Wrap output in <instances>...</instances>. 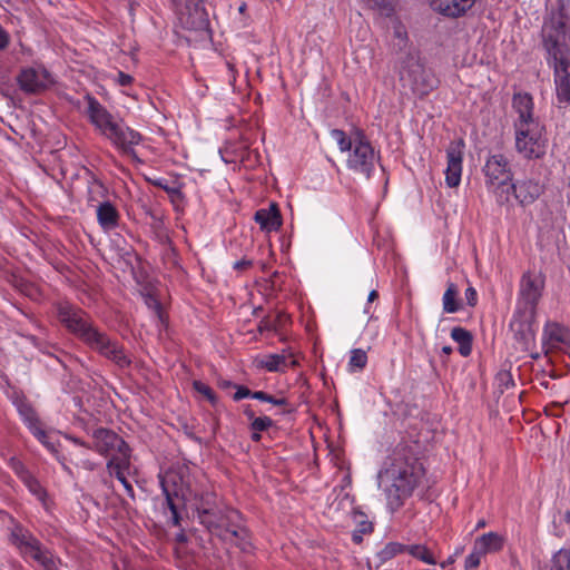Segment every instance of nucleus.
<instances>
[{
  "label": "nucleus",
  "instance_id": "obj_1",
  "mask_svg": "<svg viewBox=\"0 0 570 570\" xmlns=\"http://www.w3.org/2000/svg\"><path fill=\"white\" fill-rule=\"evenodd\" d=\"M548 63L553 66L558 107L570 104V0H557L542 26Z\"/></svg>",
  "mask_w": 570,
  "mask_h": 570
},
{
  "label": "nucleus",
  "instance_id": "obj_2",
  "mask_svg": "<svg viewBox=\"0 0 570 570\" xmlns=\"http://www.w3.org/2000/svg\"><path fill=\"white\" fill-rule=\"evenodd\" d=\"M417 444L400 442L384 462L379 476L386 479L391 485L386 489L387 505L392 511L403 505L420 484L424 468L417 458Z\"/></svg>",
  "mask_w": 570,
  "mask_h": 570
},
{
  "label": "nucleus",
  "instance_id": "obj_3",
  "mask_svg": "<svg viewBox=\"0 0 570 570\" xmlns=\"http://www.w3.org/2000/svg\"><path fill=\"white\" fill-rule=\"evenodd\" d=\"M399 78L416 98H424L439 87L440 80L416 50L407 51L399 61Z\"/></svg>",
  "mask_w": 570,
  "mask_h": 570
},
{
  "label": "nucleus",
  "instance_id": "obj_4",
  "mask_svg": "<svg viewBox=\"0 0 570 570\" xmlns=\"http://www.w3.org/2000/svg\"><path fill=\"white\" fill-rule=\"evenodd\" d=\"M210 534L217 537L225 543L237 546L243 551H248L250 543L247 539V531L240 525V514L234 509L217 507L206 514L203 519H198Z\"/></svg>",
  "mask_w": 570,
  "mask_h": 570
},
{
  "label": "nucleus",
  "instance_id": "obj_5",
  "mask_svg": "<svg viewBox=\"0 0 570 570\" xmlns=\"http://www.w3.org/2000/svg\"><path fill=\"white\" fill-rule=\"evenodd\" d=\"M483 173L485 186L495 197L500 206L509 205V185L512 181V171L508 158L502 154L488 158Z\"/></svg>",
  "mask_w": 570,
  "mask_h": 570
},
{
  "label": "nucleus",
  "instance_id": "obj_6",
  "mask_svg": "<svg viewBox=\"0 0 570 570\" xmlns=\"http://www.w3.org/2000/svg\"><path fill=\"white\" fill-rule=\"evenodd\" d=\"M60 323L85 344L89 345L100 332L94 326L90 316L81 308L69 303H61L57 308Z\"/></svg>",
  "mask_w": 570,
  "mask_h": 570
},
{
  "label": "nucleus",
  "instance_id": "obj_7",
  "mask_svg": "<svg viewBox=\"0 0 570 570\" xmlns=\"http://www.w3.org/2000/svg\"><path fill=\"white\" fill-rule=\"evenodd\" d=\"M515 149L527 159H540L547 151V139L539 121L514 126Z\"/></svg>",
  "mask_w": 570,
  "mask_h": 570
},
{
  "label": "nucleus",
  "instance_id": "obj_8",
  "mask_svg": "<svg viewBox=\"0 0 570 570\" xmlns=\"http://www.w3.org/2000/svg\"><path fill=\"white\" fill-rule=\"evenodd\" d=\"M92 445H87L79 439L72 441L81 446L95 449L101 455H112L111 458H130L129 445L114 431L99 428L92 432Z\"/></svg>",
  "mask_w": 570,
  "mask_h": 570
},
{
  "label": "nucleus",
  "instance_id": "obj_9",
  "mask_svg": "<svg viewBox=\"0 0 570 570\" xmlns=\"http://www.w3.org/2000/svg\"><path fill=\"white\" fill-rule=\"evenodd\" d=\"M535 317L537 312L514 308L509 326L521 351H529L535 344Z\"/></svg>",
  "mask_w": 570,
  "mask_h": 570
},
{
  "label": "nucleus",
  "instance_id": "obj_10",
  "mask_svg": "<svg viewBox=\"0 0 570 570\" xmlns=\"http://www.w3.org/2000/svg\"><path fill=\"white\" fill-rule=\"evenodd\" d=\"M376 154L371 144L357 132L354 137V147L347 158V167L354 173L364 175L367 179L375 168Z\"/></svg>",
  "mask_w": 570,
  "mask_h": 570
},
{
  "label": "nucleus",
  "instance_id": "obj_11",
  "mask_svg": "<svg viewBox=\"0 0 570 570\" xmlns=\"http://www.w3.org/2000/svg\"><path fill=\"white\" fill-rule=\"evenodd\" d=\"M543 287L544 278L541 275L524 273L520 281L515 308L537 312Z\"/></svg>",
  "mask_w": 570,
  "mask_h": 570
},
{
  "label": "nucleus",
  "instance_id": "obj_12",
  "mask_svg": "<svg viewBox=\"0 0 570 570\" xmlns=\"http://www.w3.org/2000/svg\"><path fill=\"white\" fill-rule=\"evenodd\" d=\"M178 19L183 28L195 31L206 30L209 26L208 13L203 0H179Z\"/></svg>",
  "mask_w": 570,
  "mask_h": 570
},
{
  "label": "nucleus",
  "instance_id": "obj_13",
  "mask_svg": "<svg viewBox=\"0 0 570 570\" xmlns=\"http://www.w3.org/2000/svg\"><path fill=\"white\" fill-rule=\"evenodd\" d=\"M104 357L114 362L120 368L128 367L131 364L130 358L125 354L122 346L111 340L106 333L99 332L88 345Z\"/></svg>",
  "mask_w": 570,
  "mask_h": 570
},
{
  "label": "nucleus",
  "instance_id": "obj_14",
  "mask_svg": "<svg viewBox=\"0 0 570 570\" xmlns=\"http://www.w3.org/2000/svg\"><path fill=\"white\" fill-rule=\"evenodd\" d=\"M464 148L462 138L452 140L446 148L445 183L450 188L460 185Z\"/></svg>",
  "mask_w": 570,
  "mask_h": 570
},
{
  "label": "nucleus",
  "instance_id": "obj_15",
  "mask_svg": "<svg viewBox=\"0 0 570 570\" xmlns=\"http://www.w3.org/2000/svg\"><path fill=\"white\" fill-rule=\"evenodd\" d=\"M17 79L20 89L27 94H40L53 82L51 75L45 68H24Z\"/></svg>",
  "mask_w": 570,
  "mask_h": 570
},
{
  "label": "nucleus",
  "instance_id": "obj_16",
  "mask_svg": "<svg viewBox=\"0 0 570 570\" xmlns=\"http://www.w3.org/2000/svg\"><path fill=\"white\" fill-rule=\"evenodd\" d=\"M544 191V185L534 178L519 179L509 185V202L511 195L521 206L533 204Z\"/></svg>",
  "mask_w": 570,
  "mask_h": 570
},
{
  "label": "nucleus",
  "instance_id": "obj_17",
  "mask_svg": "<svg viewBox=\"0 0 570 570\" xmlns=\"http://www.w3.org/2000/svg\"><path fill=\"white\" fill-rule=\"evenodd\" d=\"M141 135L129 128L128 126L118 122L109 134V139L121 153L132 159H138L134 146H137L141 141Z\"/></svg>",
  "mask_w": 570,
  "mask_h": 570
},
{
  "label": "nucleus",
  "instance_id": "obj_18",
  "mask_svg": "<svg viewBox=\"0 0 570 570\" xmlns=\"http://www.w3.org/2000/svg\"><path fill=\"white\" fill-rule=\"evenodd\" d=\"M87 112L90 121L107 138L118 124L114 120L112 115L94 97L87 96Z\"/></svg>",
  "mask_w": 570,
  "mask_h": 570
},
{
  "label": "nucleus",
  "instance_id": "obj_19",
  "mask_svg": "<svg viewBox=\"0 0 570 570\" xmlns=\"http://www.w3.org/2000/svg\"><path fill=\"white\" fill-rule=\"evenodd\" d=\"M11 541L18 548L23 559H39L40 552L43 550L42 543L29 531L16 529L11 533Z\"/></svg>",
  "mask_w": 570,
  "mask_h": 570
},
{
  "label": "nucleus",
  "instance_id": "obj_20",
  "mask_svg": "<svg viewBox=\"0 0 570 570\" xmlns=\"http://www.w3.org/2000/svg\"><path fill=\"white\" fill-rule=\"evenodd\" d=\"M570 344V332L556 322H548L542 334V347L548 355L551 350Z\"/></svg>",
  "mask_w": 570,
  "mask_h": 570
},
{
  "label": "nucleus",
  "instance_id": "obj_21",
  "mask_svg": "<svg viewBox=\"0 0 570 570\" xmlns=\"http://www.w3.org/2000/svg\"><path fill=\"white\" fill-rule=\"evenodd\" d=\"M431 8L439 13L459 18L465 14L475 3L476 0H428Z\"/></svg>",
  "mask_w": 570,
  "mask_h": 570
},
{
  "label": "nucleus",
  "instance_id": "obj_22",
  "mask_svg": "<svg viewBox=\"0 0 570 570\" xmlns=\"http://www.w3.org/2000/svg\"><path fill=\"white\" fill-rule=\"evenodd\" d=\"M255 222L261 229L271 233L281 228L283 220L277 204L271 203L267 208L258 209L254 215Z\"/></svg>",
  "mask_w": 570,
  "mask_h": 570
},
{
  "label": "nucleus",
  "instance_id": "obj_23",
  "mask_svg": "<svg viewBox=\"0 0 570 570\" xmlns=\"http://www.w3.org/2000/svg\"><path fill=\"white\" fill-rule=\"evenodd\" d=\"M512 107L519 115L514 121V126L527 125L530 121H538L533 117V100L531 95L527 92H518L513 95Z\"/></svg>",
  "mask_w": 570,
  "mask_h": 570
},
{
  "label": "nucleus",
  "instance_id": "obj_24",
  "mask_svg": "<svg viewBox=\"0 0 570 570\" xmlns=\"http://www.w3.org/2000/svg\"><path fill=\"white\" fill-rule=\"evenodd\" d=\"M107 468L109 470V473L111 475H115L121 482L127 494L131 499H135L134 488L124 473L125 470L129 468V458H111L107 463Z\"/></svg>",
  "mask_w": 570,
  "mask_h": 570
},
{
  "label": "nucleus",
  "instance_id": "obj_25",
  "mask_svg": "<svg viewBox=\"0 0 570 570\" xmlns=\"http://www.w3.org/2000/svg\"><path fill=\"white\" fill-rule=\"evenodd\" d=\"M405 552V546L399 542H389L382 550L375 556L367 560V567L370 570H377L389 560L396 557L399 553Z\"/></svg>",
  "mask_w": 570,
  "mask_h": 570
},
{
  "label": "nucleus",
  "instance_id": "obj_26",
  "mask_svg": "<svg viewBox=\"0 0 570 570\" xmlns=\"http://www.w3.org/2000/svg\"><path fill=\"white\" fill-rule=\"evenodd\" d=\"M97 219L105 230H111L118 226L119 213L110 202H102L97 207Z\"/></svg>",
  "mask_w": 570,
  "mask_h": 570
},
{
  "label": "nucleus",
  "instance_id": "obj_27",
  "mask_svg": "<svg viewBox=\"0 0 570 570\" xmlns=\"http://www.w3.org/2000/svg\"><path fill=\"white\" fill-rule=\"evenodd\" d=\"M194 501L197 519L204 520L206 514H210L212 510L219 507L217 495L214 492L195 493Z\"/></svg>",
  "mask_w": 570,
  "mask_h": 570
},
{
  "label": "nucleus",
  "instance_id": "obj_28",
  "mask_svg": "<svg viewBox=\"0 0 570 570\" xmlns=\"http://www.w3.org/2000/svg\"><path fill=\"white\" fill-rule=\"evenodd\" d=\"M474 546L485 556L500 551L503 547V538L497 532L484 533L476 538Z\"/></svg>",
  "mask_w": 570,
  "mask_h": 570
},
{
  "label": "nucleus",
  "instance_id": "obj_29",
  "mask_svg": "<svg viewBox=\"0 0 570 570\" xmlns=\"http://www.w3.org/2000/svg\"><path fill=\"white\" fill-rule=\"evenodd\" d=\"M451 337L459 343V352L462 356L466 357L472 351V335L469 331L463 327H453L451 331Z\"/></svg>",
  "mask_w": 570,
  "mask_h": 570
},
{
  "label": "nucleus",
  "instance_id": "obj_30",
  "mask_svg": "<svg viewBox=\"0 0 570 570\" xmlns=\"http://www.w3.org/2000/svg\"><path fill=\"white\" fill-rule=\"evenodd\" d=\"M163 493L165 494V502L164 505L166 509L169 510L171 514V523L175 527L180 525V514L178 512V505L176 500L178 499L177 492H170L169 489L166 487L165 481H160Z\"/></svg>",
  "mask_w": 570,
  "mask_h": 570
},
{
  "label": "nucleus",
  "instance_id": "obj_31",
  "mask_svg": "<svg viewBox=\"0 0 570 570\" xmlns=\"http://www.w3.org/2000/svg\"><path fill=\"white\" fill-rule=\"evenodd\" d=\"M458 293L456 285L449 283L442 298L443 311L445 313H456L460 309Z\"/></svg>",
  "mask_w": 570,
  "mask_h": 570
},
{
  "label": "nucleus",
  "instance_id": "obj_32",
  "mask_svg": "<svg viewBox=\"0 0 570 570\" xmlns=\"http://www.w3.org/2000/svg\"><path fill=\"white\" fill-rule=\"evenodd\" d=\"M24 420L28 423V426L31 431V433L45 445L49 446V443L47 442V434L46 432L40 428L39 420L36 416L35 412L32 410H28L26 413H23Z\"/></svg>",
  "mask_w": 570,
  "mask_h": 570
},
{
  "label": "nucleus",
  "instance_id": "obj_33",
  "mask_svg": "<svg viewBox=\"0 0 570 570\" xmlns=\"http://www.w3.org/2000/svg\"><path fill=\"white\" fill-rule=\"evenodd\" d=\"M367 8L381 16L390 17L394 12L395 0H363Z\"/></svg>",
  "mask_w": 570,
  "mask_h": 570
},
{
  "label": "nucleus",
  "instance_id": "obj_34",
  "mask_svg": "<svg viewBox=\"0 0 570 570\" xmlns=\"http://www.w3.org/2000/svg\"><path fill=\"white\" fill-rule=\"evenodd\" d=\"M405 551L411 554L412 557L428 563V564H435L436 560L430 552V550L422 544H413V546H405Z\"/></svg>",
  "mask_w": 570,
  "mask_h": 570
},
{
  "label": "nucleus",
  "instance_id": "obj_35",
  "mask_svg": "<svg viewBox=\"0 0 570 570\" xmlns=\"http://www.w3.org/2000/svg\"><path fill=\"white\" fill-rule=\"evenodd\" d=\"M550 570H570V550L560 549L551 559Z\"/></svg>",
  "mask_w": 570,
  "mask_h": 570
},
{
  "label": "nucleus",
  "instance_id": "obj_36",
  "mask_svg": "<svg viewBox=\"0 0 570 570\" xmlns=\"http://www.w3.org/2000/svg\"><path fill=\"white\" fill-rule=\"evenodd\" d=\"M331 137L336 141L342 153L351 151L354 147V138L347 137L341 129L331 130Z\"/></svg>",
  "mask_w": 570,
  "mask_h": 570
},
{
  "label": "nucleus",
  "instance_id": "obj_37",
  "mask_svg": "<svg viewBox=\"0 0 570 570\" xmlns=\"http://www.w3.org/2000/svg\"><path fill=\"white\" fill-rule=\"evenodd\" d=\"M286 365V358L284 355L272 354L262 361V366L269 372L282 371Z\"/></svg>",
  "mask_w": 570,
  "mask_h": 570
},
{
  "label": "nucleus",
  "instance_id": "obj_38",
  "mask_svg": "<svg viewBox=\"0 0 570 570\" xmlns=\"http://www.w3.org/2000/svg\"><path fill=\"white\" fill-rule=\"evenodd\" d=\"M37 563H39L43 570H59L57 560L53 554L46 548L40 552L39 559H35Z\"/></svg>",
  "mask_w": 570,
  "mask_h": 570
},
{
  "label": "nucleus",
  "instance_id": "obj_39",
  "mask_svg": "<svg viewBox=\"0 0 570 570\" xmlns=\"http://www.w3.org/2000/svg\"><path fill=\"white\" fill-rule=\"evenodd\" d=\"M367 363V355L365 353V351L361 350V348H355L351 352V357H350V367L351 368H357V370H363L365 367Z\"/></svg>",
  "mask_w": 570,
  "mask_h": 570
},
{
  "label": "nucleus",
  "instance_id": "obj_40",
  "mask_svg": "<svg viewBox=\"0 0 570 570\" xmlns=\"http://www.w3.org/2000/svg\"><path fill=\"white\" fill-rule=\"evenodd\" d=\"M193 387L197 393L202 394L207 401H209L210 404L215 405L217 403V396L209 385L202 381H194Z\"/></svg>",
  "mask_w": 570,
  "mask_h": 570
},
{
  "label": "nucleus",
  "instance_id": "obj_41",
  "mask_svg": "<svg viewBox=\"0 0 570 570\" xmlns=\"http://www.w3.org/2000/svg\"><path fill=\"white\" fill-rule=\"evenodd\" d=\"M10 468L14 471V473L20 478V480L23 482L26 479L29 478L31 474L29 470L26 468V465L18 460L17 458H11L9 460Z\"/></svg>",
  "mask_w": 570,
  "mask_h": 570
},
{
  "label": "nucleus",
  "instance_id": "obj_42",
  "mask_svg": "<svg viewBox=\"0 0 570 570\" xmlns=\"http://www.w3.org/2000/svg\"><path fill=\"white\" fill-rule=\"evenodd\" d=\"M373 527L370 521H360L358 528L353 532L352 539L355 543H361L363 541V534L372 532Z\"/></svg>",
  "mask_w": 570,
  "mask_h": 570
},
{
  "label": "nucleus",
  "instance_id": "obj_43",
  "mask_svg": "<svg viewBox=\"0 0 570 570\" xmlns=\"http://www.w3.org/2000/svg\"><path fill=\"white\" fill-rule=\"evenodd\" d=\"M484 554L473 544L471 553L465 559V569H476L480 566L481 558Z\"/></svg>",
  "mask_w": 570,
  "mask_h": 570
},
{
  "label": "nucleus",
  "instance_id": "obj_44",
  "mask_svg": "<svg viewBox=\"0 0 570 570\" xmlns=\"http://www.w3.org/2000/svg\"><path fill=\"white\" fill-rule=\"evenodd\" d=\"M497 382L501 393L514 385L512 375L508 371L499 372L497 375Z\"/></svg>",
  "mask_w": 570,
  "mask_h": 570
},
{
  "label": "nucleus",
  "instance_id": "obj_45",
  "mask_svg": "<svg viewBox=\"0 0 570 570\" xmlns=\"http://www.w3.org/2000/svg\"><path fill=\"white\" fill-rule=\"evenodd\" d=\"M273 425V421L268 416H259L257 419H254L250 423V429L254 432H263L266 431L268 428Z\"/></svg>",
  "mask_w": 570,
  "mask_h": 570
},
{
  "label": "nucleus",
  "instance_id": "obj_46",
  "mask_svg": "<svg viewBox=\"0 0 570 570\" xmlns=\"http://www.w3.org/2000/svg\"><path fill=\"white\" fill-rule=\"evenodd\" d=\"M23 483L29 489V491L38 498H42L45 494L42 487L32 474H30L29 478L23 481Z\"/></svg>",
  "mask_w": 570,
  "mask_h": 570
},
{
  "label": "nucleus",
  "instance_id": "obj_47",
  "mask_svg": "<svg viewBox=\"0 0 570 570\" xmlns=\"http://www.w3.org/2000/svg\"><path fill=\"white\" fill-rule=\"evenodd\" d=\"M235 387L236 392L233 395L234 401H240L244 397H252L253 392L246 386L235 384Z\"/></svg>",
  "mask_w": 570,
  "mask_h": 570
},
{
  "label": "nucleus",
  "instance_id": "obj_48",
  "mask_svg": "<svg viewBox=\"0 0 570 570\" xmlns=\"http://www.w3.org/2000/svg\"><path fill=\"white\" fill-rule=\"evenodd\" d=\"M466 303L469 306L473 307L478 303V294L473 287H468L464 293Z\"/></svg>",
  "mask_w": 570,
  "mask_h": 570
},
{
  "label": "nucleus",
  "instance_id": "obj_49",
  "mask_svg": "<svg viewBox=\"0 0 570 570\" xmlns=\"http://www.w3.org/2000/svg\"><path fill=\"white\" fill-rule=\"evenodd\" d=\"M153 184L157 187H160L161 189H164L165 191H167L169 195H180V191L178 188L176 187H170L168 186L167 184H164L163 179H157V180H154Z\"/></svg>",
  "mask_w": 570,
  "mask_h": 570
},
{
  "label": "nucleus",
  "instance_id": "obj_50",
  "mask_svg": "<svg viewBox=\"0 0 570 570\" xmlns=\"http://www.w3.org/2000/svg\"><path fill=\"white\" fill-rule=\"evenodd\" d=\"M10 43V36L0 24V51L6 50Z\"/></svg>",
  "mask_w": 570,
  "mask_h": 570
},
{
  "label": "nucleus",
  "instance_id": "obj_51",
  "mask_svg": "<svg viewBox=\"0 0 570 570\" xmlns=\"http://www.w3.org/2000/svg\"><path fill=\"white\" fill-rule=\"evenodd\" d=\"M149 307H151L156 314V316L159 318V321L163 320V309L160 303L156 299L150 297L148 301Z\"/></svg>",
  "mask_w": 570,
  "mask_h": 570
},
{
  "label": "nucleus",
  "instance_id": "obj_52",
  "mask_svg": "<svg viewBox=\"0 0 570 570\" xmlns=\"http://www.w3.org/2000/svg\"><path fill=\"white\" fill-rule=\"evenodd\" d=\"M117 81L120 86H128L132 82V77L128 73L119 71L117 76Z\"/></svg>",
  "mask_w": 570,
  "mask_h": 570
},
{
  "label": "nucleus",
  "instance_id": "obj_53",
  "mask_svg": "<svg viewBox=\"0 0 570 570\" xmlns=\"http://www.w3.org/2000/svg\"><path fill=\"white\" fill-rule=\"evenodd\" d=\"M253 265V262L250 259H240L234 263V269L236 271H245Z\"/></svg>",
  "mask_w": 570,
  "mask_h": 570
},
{
  "label": "nucleus",
  "instance_id": "obj_54",
  "mask_svg": "<svg viewBox=\"0 0 570 570\" xmlns=\"http://www.w3.org/2000/svg\"><path fill=\"white\" fill-rule=\"evenodd\" d=\"M95 189H97L100 194H102L104 186L98 181H95L94 186H92V181L90 183L89 190H88V203L89 204L92 203V193Z\"/></svg>",
  "mask_w": 570,
  "mask_h": 570
},
{
  "label": "nucleus",
  "instance_id": "obj_55",
  "mask_svg": "<svg viewBox=\"0 0 570 570\" xmlns=\"http://www.w3.org/2000/svg\"><path fill=\"white\" fill-rule=\"evenodd\" d=\"M275 330V324L268 320H262L258 325V331L262 333L264 331H273Z\"/></svg>",
  "mask_w": 570,
  "mask_h": 570
},
{
  "label": "nucleus",
  "instance_id": "obj_56",
  "mask_svg": "<svg viewBox=\"0 0 570 570\" xmlns=\"http://www.w3.org/2000/svg\"><path fill=\"white\" fill-rule=\"evenodd\" d=\"M252 399L263 401V402H268V401H271V394H268L264 391H256V392H253Z\"/></svg>",
  "mask_w": 570,
  "mask_h": 570
},
{
  "label": "nucleus",
  "instance_id": "obj_57",
  "mask_svg": "<svg viewBox=\"0 0 570 570\" xmlns=\"http://www.w3.org/2000/svg\"><path fill=\"white\" fill-rule=\"evenodd\" d=\"M268 403L276 405V406H283V405L287 404V400L285 397L277 399V397H274L273 395H271V401H268Z\"/></svg>",
  "mask_w": 570,
  "mask_h": 570
},
{
  "label": "nucleus",
  "instance_id": "obj_58",
  "mask_svg": "<svg viewBox=\"0 0 570 570\" xmlns=\"http://www.w3.org/2000/svg\"><path fill=\"white\" fill-rule=\"evenodd\" d=\"M395 36L399 38L400 43L401 42L404 43V45L406 43V33L403 32L400 28H397L395 30Z\"/></svg>",
  "mask_w": 570,
  "mask_h": 570
},
{
  "label": "nucleus",
  "instance_id": "obj_59",
  "mask_svg": "<svg viewBox=\"0 0 570 570\" xmlns=\"http://www.w3.org/2000/svg\"><path fill=\"white\" fill-rule=\"evenodd\" d=\"M81 466H82L83 469H86V470L92 471V470H95L96 464H95L94 462L89 461V460H83V461L81 462Z\"/></svg>",
  "mask_w": 570,
  "mask_h": 570
},
{
  "label": "nucleus",
  "instance_id": "obj_60",
  "mask_svg": "<svg viewBox=\"0 0 570 570\" xmlns=\"http://www.w3.org/2000/svg\"><path fill=\"white\" fill-rule=\"evenodd\" d=\"M244 414L253 422L255 417L254 411L248 406L244 410Z\"/></svg>",
  "mask_w": 570,
  "mask_h": 570
},
{
  "label": "nucleus",
  "instance_id": "obj_61",
  "mask_svg": "<svg viewBox=\"0 0 570 570\" xmlns=\"http://www.w3.org/2000/svg\"><path fill=\"white\" fill-rule=\"evenodd\" d=\"M219 386L222 389H228V387H235V384H233L230 381H227V380H222L219 381Z\"/></svg>",
  "mask_w": 570,
  "mask_h": 570
},
{
  "label": "nucleus",
  "instance_id": "obj_62",
  "mask_svg": "<svg viewBox=\"0 0 570 570\" xmlns=\"http://www.w3.org/2000/svg\"><path fill=\"white\" fill-rule=\"evenodd\" d=\"M379 297V294L375 289L371 291L367 297V302L372 303Z\"/></svg>",
  "mask_w": 570,
  "mask_h": 570
},
{
  "label": "nucleus",
  "instance_id": "obj_63",
  "mask_svg": "<svg viewBox=\"0 0 570 570\" xmlns=\"http://www.w3.org/2000/svg\"><path fill=\"white\" fill-rule=\"evenodd\" d=\"M261 439H262V435L259 434V432H254V433L252 434V440H253L254 442H259V441H261Z\"/></svg>",
  "mask_w": 570,
  "mask_h": 570
},
{
  "label": "nucleus",
  "instance_id": "obj_64",
  "mask_svg": "<svg viewBox=\"0 0 570 570\" xmlns=\"http://www.w3.org/2000/svg\"><path fill=\"white\" fill-rule=\"evenodd\" d=\"M442 352L446 355H450L452 353V347L451 346H443L442 347Z\"/></svg>",
  "mask_w": 570,
  "mask_h": 570
}]
</instances>
